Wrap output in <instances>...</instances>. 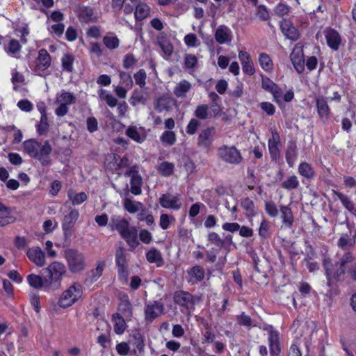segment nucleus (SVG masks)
<instances>
[{
	"label": "nucleus",
	"mask_w": 356,
	"mask_h": 356,
	"mask_svg": "<svg viewBox=\"0 0 356 356\" xmlns=\"http://www.w3.org/2000/svg\"><path fill=\"white\" fill-rule=\"evenodd\" d=\"M20 49L21 45L19 41L15 39L10 40L8 44V47H6L7 52L11 54H15L19 52Z\"/></svg>",
	"instance_id": "61"
},
{
	"label": "nucleus",
	"mask_w": 356,
	"mask_h": 356,
	"mask_svg": "<svg viewBox=\"0 0 356 356\" xmlns=\"http://www.w3.org/2000/svg\"><path fill=\"white\" fill-rule=\"evenodd\" d=\"M158 44L166 56L172 55L173 52V46L168 40L164 38H160L158 40Z\"/></svg>",
	"instance_id": "53"
},
{
	"label": "nucleus",
	"mask_w": 356,
	"mask_h": 356,
	"mask_svg": "<svg viewBox=\"0 0 356 356\" xmlns=\"http://www.w3.org/2000/svg\"><path fill=\"white\" fill-rule=\"evenodd\" d=\"M215 134V129L209 127L203 129L197 138V145L201 147L207 148L213 142V137Z\"/></svg>",
	"instance_id": "23"
},
{
	"label": "nucleus",
	"mask_w": 356,
	"mask_h": 356,
	"mask_svg": "<svg viewBox=\"0 0 356 356\" xmlns=\"http://www.w3.org/2000/svg\"><path fill=\"white\" fill-rule=\"evenodd\" d=\"M214 36L217 42L220 44L229 43L232 40V32L227 26L220 25L217 28Z\"/></svg>",
	"instance_id": "24"
},
{
	"label": "nucleus",
	"mask_w": 356,
	"mask_h": 356,
	"mask_svg": "<svg viewBox=\"0 0 356 356\" xmlns=\"http://www.w3.org/2000/svg\"><path fill=\"white\" fill-rule=\"evenodd\" d=\"M236 321L240 326L250 327L251 326H256L251 317L246 314L245 312H241L240 314L236 316Z\"/></svg>",
	"instance_id": "43"
},
{
	"label": "nucleus",
	"mask_w": 356,
	"mask_h": 356,
	"mask_svg": "<svg viewBox=\"0 0 356 356\" xmlns=\"http://www.w3.org/2000/svg\"><path fill=\"white\" fill-rule=\"evenodd\" d=\"M51 62V58L48 51L45 49H41L35 60L34 70L37 72H44L49 67Z\"/></svg>",
	"instance_id": "14"
},
{
	"label": "nucleus",
	"mask_w": 356,
	"mask_h": 356,
	"mask_svg": "<svg viewBox=\"0 0 356 356\" xmlns=\"http://www.w3.org/2000/svg\"><path fill=\"white\" fill-rule=\"evenodd\" d=\"M265 210L270 217H276L278 214L277 207L273 202L265 203Z\"/></svg>",
	"instance_id": "64"
},
{
	"label": "nucleus",
	"mask_w": 356,
	"mask_h": 356,
	"mask_svg": "<svg viewBox=\"0 0 356 356\" xmlns=\"http://www.w3.org/2000/svg\"><path fill=\"white\" fill-rule=\"evenodd\" d=\"M208 240L219 248L223 247L225 242L220 236L216 232H211L208 235Z\"/></svg>",
	"instance_id": "60"
},
{
	"label": "nucleus",
	"mask_w": 356,
	"mask_h": 356,
	"mask_svg": "<svg viewBox=\"0 0 356 356\" xmlns=\"http://www.w3.org/2000/svg\"><path fill=\"white\" fill-rule=\"evenodd\" d=\"M112 320L114 322V331L117 334H122L127 328L124 317L120 314H113Z\"/></svg>",
	"instance_id": "35"
},
{
	"label": "nucleus",
	"mask_w": 356,
	"mask_h": 356,
	"mask_svg": "<svg viewBox=\"0 0 356 356\" xmlns=\"http://www.w3.org/2000/svg\"><path fill=\"white\" fill-rule=\"evenodd\" d=\"M159 203L163 208L175 211L181 207V202L179 197L171 193L163 194L159 198Z\"/></svg>",
	"instance_id": "12"
},
{
	"label": "nucleus",
	"mask_w": 356,
	"mask_h": 356,
	"mask_svg": "<svg viewBox=\"0 0 356 356\" xmlns=\"http://www.w3.org/2000/svg\"><path fill=\"white\" fill-rule=\"evenodd\" d=\"M174 168L175 165L172 163L164 161L158 167V171L161 175L168 177L173 173Z\"/></svg>",
	"instance_id": "48"
},
{
	"label": "nucleus",
	"mask_w": 356,
	"mask_h": 356,
	"mask_svg": "<svg viewBox=\"0 0 356 356\" xmlns=\"http://www.w3.org/2000/svg\"><path fill=\"white\" fill-rule=\"evenodd\" d=\"M316 108L318 117L323 123L327 122L330 118V109L324 97H318L316 100Z\"/></svg>",
	"instance_id": "21"
},
{
	"label": "nucleus",
	"mask_w": 356,
	"mask_h": 356,
	"mask_svg": "<svg viewBox=\"0 0 356 356\" xmlns=\"http://www.w3.org/2000/svg\"><path fill=\"white\" fill-rule=\"evenodd\" d=\"M76 102V97L71 92L62 91L60 94H57L56 103L65 105H70Z\"/></svg>",
	"instance_id": "38"
},
{
	"label": "nucleus",
	"mask_w": 356,
	"mask_h": 356,
	"mask_svg": "<svg viewBox=\"0 0 356 356\" xmlns=\"http://www.w3.org/2000/svg\"><path fill=\"white\" fill-rule=\"evenodd\" d=\"M299 174L307 179H312L314 177V170L312 166L307 163L302 162L298 166Z\"/></svg>",
	"instance_id": "41"
},
{
	"label": "nucleus",
	"mask_w": 356,
	"mask_h": 356,
	"mask_svg": "<svg viewBox=\"0 0 356 356\" xmlns=\"http://www.w3.org/2000/svg\"><path fill=\"white\" fill-rule=\"evenodd\" d=\"M149 14V7L145 3H138L136 7L134 15L136 20H142Z\"/></svg>",
	"instance_id": "40"
},
{
	"label": "nucleus",
	"mask_w": 356,
	"mask_h": 356,
	"mask_svg": "<svg viewBox=\"0 0 356 356\" xmlns=\"http://www.w3.org/2000/svg\"><path fill=\"white\" fill-rule=\"evenodd\" d=\"M191 88L192 84L189 81L181 80L174 88L173 93L177 98H185Z\"/></svg>",
	"instance_id": "32"
},
{
	"label": "nucleus",
	"mask_w": 356,
	"mask_h": 356,
	"mask_svg": "<svg viewBox=\"0 0 356 356\" xmlns=\"http://www.w3.org/2000/svg\"><path fill=\"white\" fill-rule=\"evenodd\" d=\"M327 45L333 50H338L341 43L339 33L334 29H329L325 31Z\"/></svg>",
	"instance_id": "25"
},
{
	"label": "nucleus",
	"mask_w": 356,
	"mask_h": 356,
	"mask_svg": "<svg viewBox=\"0 0 356 356\" xmlns=\"http://www.w3.org/2000/svg\"><path fill=\"white\" fill-rule=\"evenodd\" d=\"M78 18L81 23L84 24L96 22L98 19L93 8L89 6L80 8Z\"/></svg>",
	"instance_id": "26"
},
{
	"label": "nucleus",
	"mask_w": 356,
	"mask_h": 356,
	"mask_svg": "<svg viewBox=\"0 0 356 356\" xmlns=\"http://www.w3.org/2000/svg\"><path fill=\"white\" fill-rule=\"evenodd\" d=\"M24 147L30 156L39 160L42 165H48L51 163L49 156L52 148L48 140L42 144L34 139L27 140L24 143Z\"/></svg>",
	"instance_id": "2"
},
{
	"label": "nucleus",
	"mask_w": 356,
	"mask_h": 356,
	"mask_svg": "<svg viewBox=\"0 0 356 356\" xmlns=\"http://www.w3.org/2000/svg\"><path fill=\"white\" fill-rule=\"evenodd\" d=\"M218 156L225 163L237 165L243 162L241 151L234 145H222L218 148Z\"/></svg>",
	"instance_id": "6"
},
{
	"label": "nucleus",
	"mask_w": 356,
	"mask_h": 356,
	"mask_svg": "<svg viewBox=\"0 0 356 356\" xmlns=\"http://www.w3.org/2000/svg\"><path fill=\"white\" fill-rule=\"evenodd\" d=\"M280 212L283 224L286 227H290L293 222V216L291 209L287 206H281Z\"/></svg>",
	"instance_id": "39"
},
{
	"label": "nucleus",
	"mask_w": 356,
	"mask_h": 356,
	"mask_svg": "<svg viewBox=\"0 0 356 356\" xmlns=\"http://www.w3.org/2000/svg\"><path fill=\"white\" fill-rule=\"evenodd\" d=\"M106 263L104 261H99L97 267L88 272L86 281L90 283L96 282L102 275Z\"/></svg>",
	"instance_id": "31"
},
{
	"label": "nucleus",
	"mask_w": 356,
	"mask_h": 356,
	"mask_svg": "<svg viewBox=\"0 0 356 356\" xmlns=\"http://www.w3.org/2000/svg\"><path fill=\"white\" fill-rule=\"evenodd\" d=\"M120 302L118 306V310L121 312V315L127 319H130L132 316V306L129 300L127 294H122L120 298Z\"/></svg>",
	"instance_id": "27"
},
{
	"label": "nucleus",
	"mask_w": 356,
	"mask_h": 356,
	"mask_svg": "<svg viewBox=\"0 0 356 356\" xmlns=\"http://www.w3.org/2000/svg\"><path fill=\"white\" fill-rule=\"evenodd\" d=\"M28 258L37 266L42 267L45 265L44 252L39 247H32L27 250Z\"/></svg>",
	"instance_id": "19"
},
{
	"label": "nucleus",
	"mask_w": 356,
	"mask_h": 356,
	"mask_svg": "<svg viewBox=\"0 0 356 356\" xmlns=\"http://www.w3.org/2000/svg\"><path fill=\"white\" fill-rule=\"evenodd\" d=\"M82 293V286L75 282L62 293L58 305L62 308L69 307L78 301Z\"/></svg>",
	"instance_id": "5"
},
{
	"label": "nucleus",
	"mask_w": 356,
	"mask_h": 356,
	"mask_svg": "<svg viewBox=\"0 0 356 356\" xmlns=\"http://www.w3.org/2000/svg\"><path fill=\"white\" fill-rule=\"evenodd\" d=\"M68 197L72 201L73 205H79L87 200V195L84 192H81L76 194L69 191Z\"/></svg>",
	"instance_id": "51"
},
{
	"label": "nucleus",
	"mask_w": 356,
	"mask_h": 356,
	"mask_svg": "<svg viewBox=\"0 0 356 356\" xmlns=\"http://www.w3.org/2000/svg\"><path fill=\"white\" fill-rule=\"evenodd\" d=\"M200 127V121L196 118H192L186 127V132L189 135H193Z\"/></svg>",
	"instance_id": "59"
},
{
	"label": "nucleus",
	"mask_w": 356,
	"mask_h": 356,
	"mask_svg": "<svg viewBox=\"0 0 356 356\" xmlns=\"http://www.w3.org/2000/svg\"><path fill=\"white\" fill-rule=\"evenodd\" d=\"M280 29L287 38L293 41H296L299 38V33L297 29L289 20L284 19L281 21Z\"/></svg>",
	"instance_id": "22"
},
{
	"label": "nucleus",
	"mask_w": 356,
	"mask_h": 356,
	"mask_svg": "<svg viewBox=\"0 0 356 356\" xmlns=\"http://www.w3.org/2000/svg\"><path fill=\"white\" fill-rule=\"evenodd\" d=\"M154 108L159 113L168 109V101L164 97H159L154 104Z\"/></svg>",
	"instance_id": "62"
},
{
	"label": "nucleus",
	"mask_w": 356,
	"mask_h": 356,
	"mask_svg": "<svg viewBox=\"0 0 356 356\" xmlns=\"http://www.w3.org/2000/svg\"><path fill=\"white\" fill-rule=\"evenodd\" d=\"M175 302L186 307L187 309H194L193 296L186 291H177L174 296Z\"/></svg>",
	"instance_id": "17"
},
{
	"label": "nucleus",
	"mask_w": 356,
	"mask_h": 356,
	"mask_svg": "<svg viewBox=\"0 0 356 356\" xmlns=\"http://www.w3.org/2000/svg\"><path fill=\"white\" fill-rule=\"evenodd\" d=\"M261 87L264 90L270 92L276 102H280L282 96L281 88L266 76H261Z\"/></svg>",
	"instance_id": "16"
},
{
	"label": "nucleus",
	"mask_w": 356,
	"mask_h": 356,
	"mask_svg": "<svg viewBox=\"0 0 356 356\" xmlns=\"http://www.w3.org/2000/svg\"><path fill=\"white\" fill-rule=\"evenodd\" d=\"M300 185L298 179L296 175L289 177L281 184V186L288 191L296 189Z\"/></svg>",
	"instance_id": "45"
},
{
	"label": "nucleus",
	"mask_w": 356,
	"mask_h": 356,
	"mask_svg": "<svg viewBox=\"0 0 356 356\" xmlns=\"http://www.w3.org/2000/svg\"><path fill=\"white\" fill-rule=\"evenodd\" d=\"M74 60V58L72 55L65 54L61 59L63 70L69 72H72Z\"/></svg>",
	"instance_id": "56"
},
{
	"label": "nucleus",
	"mask_w": 356,
	"mask_h": 356,
	"mask_svg": "<svg viewBox=\"0 0 356 356\" xmlns=\"http://www.w3.org/2000/svg\"><path fill=\"white\" fill-rule=\"evenodd\" d=\"M125 134L129 138L138 143H143L146 138V135L140 133L135 126H129L126 129Z\"/></svg>",
	"instance_id": "36"
},
{
	"label": "nucleus",
	"mask_w": 356,
	"mask_h": 356,
	"mask_svg": "<svg viewBox=\"0 0 356 356\" xmlns=\"http://www.w3.org/2000/svg\"><path fill=\"white\" fill-rule=\"evenodd\" d=\"M141 207L143 204L139 202H134L129 198H125L124 200V207L129 213L137 212Z\"/></svg>",
	"instance_id": "50"
},
{
	"label": "nucleus",
	"mask_w": 356,
	"mask_h": 356,
	"mask_svg": "<svg viewBox=\"0 0 356 356\" xmlns=\"http://www.w3.org/2000/svg\"><path fill=\"white\" fill-rule=\"evenodd\" d=\"M64 256L71 273H80L86 268V257L83 252L76 249L68 248L65 250Z\"/></svg>",
	"instance_id": "4"
},
{
	"label": "nucleus",
	"mask_w": 356,
	"mask_h": 356,
	"mask_svg": "<svg viewBox=\"0 0 356 356\" xmlns=\"http://www.w3.org/2000/svg\"><path fill=\"white\" fill-rule=\"evenodd\" d=\"M108 227L112 230H117L120 236H122L131 227L129 226V222L128 220L121 216L118 215L111 216L108 223Z\"/></svg>",
	"instance_id": "13"
},
{
	"label": "nucleus",
	"mask_w": 356,
	"mask_h": 356,
	"mask_svg": "<svg viewBox=\"0 0 356 356\" xmlns=\"http://www.w3.org/2000/svg\"><path fill=\"white\" fill-rule=\"evenodd\" d=\"M257 16L262 21H266L270 18L267 8L264 5H260L257 7Z\"/></svg>",
	"instance_id": "63"
},
{
	"label": "nucleus",
	"mask_w": 356,
	"mask_h": 356,
	"mask_svg": "<svg viewBox=\"0 0 356 356\" xmlns=\"http://www.w3.org/2000/svg\"><path fill=\"white\" fill-rule=\"evenodd\" d=\"M221 111L220 106L217 103L207 104H200L196 107L194 115L197 120H207L214 118Z\"/></svg>",
	"instance_id": "9"
},
{
	"label": "nucleus",
	"mask_w": 356,
	"mask_h": 356,
	"mask_svg": "<svg viewBox=\"0 0 356 356\" xmlns=\"http://www.w3.org/2000/svg\"><path fill=\"white\" fill-rule=\"evenodd\" d=\"M136 83L140 86V88H143L145 87L146 84V78L147 74L145 71L143 69L139 70L134 75Z\"/></svg>",
	"instance_id": "57"
},
{
	"label": "nucleus",
	"mask_w": 356,
	"mask_h": 356,
	"mask_svg": "<svg viewBox=\"0 0 356 356\" xmlns=\"http://www.w3.org/2000/svg\"><path fill=\"white\" fill-rule=\"evenodd\" d=\"M99 98L101 101H104L107 105L111 108L118 104V99L110 92L104 89H99L97 92Z\"/></svg>",
	"instance_id": "37"
},
{
	"label": "nucleus",
	"mask_w": 356,
	"mask_h": 356,
	"mask_svg": "<svg viewBox=\"0 0 356 356\" xmlns=\"http://www.w3.org/2000/svg\"><path fill=\"white\" fill-rule=\"evenodd\" d=\"M286 160L290 167H293L298 156V147L293 140L289 142L285 153Z\"/></svg>",
	"instance_id": "30"
},
{
	"label": "nucleus",
	"mask_w": 356,
	"mask_h": 356,
	"mask_svg": "<svg viewBox=\"0 0 356 356\" xmlns=\"http://www.w3.org/2000/svg\"><path fill=\"white\" fill-rule=\"evenodd\" d=\"M146 258L149 263L156 264L157 267H161L164 264L161 252L156 248H151L147 252Z\"/></svg>",
	"instance_id": "33"
},
{
	"label": "nucleus",
	"mask_w": 356,
	"mask_h": 356,
	"mask_svg": "<svg viewBox=\"0 0 356 356\" xmlns=\"http://www.w3.org/2000/svg\"><path fill=\"white\" fill-rule=\"evenodd\" d=\"M290 58L296 71L298 73H302L305 70V60L302 49L296 46L290 55Z\"/></svg>",
	"instance_id": "18"
},
{
	"label": "nucleus",
	"mask_w": 356,
	"mask_h": 356,
	"mask_svg": "<svg viewBox=\"0 0 356 356\" xmlns=\"http://www.w3.org/2000/svg\"><path fill=\"white\" fill-rule=\"evenodd\" d=\"M142 184H143V179H142L141 176H134V177H131V180H130V191H131V193L135 195L141 194Z\"/></svg>",
	"instance_id": "42"
},
{
	"label": "nucleus",
	"mask_w": 356,
	"mask_h": 356,
	"mask_svg": "<svg viewBox=\"0 0 356 356\" xmlns=\"http://www.w3.org/2000/svg\"><path fill=\"white\" fill-rule=\"evenodd\" d=\"M271 134L272 136L268 141V146L271 159L276 161L280 156V136L275 129L272 130Z\"/></svg>",
	"instance_id": "15"
},
{
	"label": "nucleus",
	"mask_w": 356,
	"mask_h": 356,
	"mask_svg": "<svg viewBox=\"0 0 356 356\" xmlns=\"http://www.w3.org/2000/svg\"><path fill=\"white\" fill-rule=\"evenodd\" d=\"M115 262L118 267L119 279L124 283H127L128 282L129 271L127 253L124 248L119 247L116 250Z\"/></svg>",
	"instance_id": "7"
},
{
	"label": "nucleus",
	"mask_w": 356,
	"mask_h": 356,
	"mask_svg": "<svg viewBox=\"0 0 356 356\" xmlns=\"http://www.w3.org/2000/svg\"><path fill=\"white\" fill-rule=\"evenodd\" d=\"M176 134L172 131H165L160 137L161 141L169 146L173 145L176 142Z\"/></svg>",
	"instance_id": "49"
},
{
	"label": "nucleus",
	"mask_w": 356,
	"mask_h": 356,
	"mask_svg": "<svg viewBox=\"0 0 356 356\" xmlns=\"http://www.w3.org/2000/svg\"><path fill=\"white\" fill-rule=\"evenodd\" d=\"M333 193L340 200L343 206L353 215L356 216V207L353 202L341 192L333 191Z\"/></svg>",
	"instance_id": "34"
},
{
	"label": "nucleus",
	"mask_w": 356,
	"mask_h": 356,
	"mask_svg": "<svg viewBox=\"0 0 356 356\" xmlns=\"http://www.w3.org/2000/svg\"><path fill=\"white\" fill-rule=\"evenodd\" d=\"M259 61L261 67L266 72H271L273 69V63L270 57L266 53L259 54Z\"/></svg>",
	"instance_id": "44"
},
{
	"label": "nucleus",
	"mask_w": 356,
	"mask_h": 356,
	"mask_svg": "<svg viewBox=\"0 0 356 356\" xmlns=\"http://www.w3.org/2000/svg\"><path fill=\"white\" fill-rule=\"evenodd\" d=\"M241 207L244 210H245V215L248 217H251L254 216V204L252 200L247 197L242 200L241 203Z\"/></svg>",
	"instance_id": "47"
},
{
	"label": "nucleus",
	"mask_w": 356,
	"mask_h": 356,
	"mask_svg": "<svg viewBox=\"0 0 356 356\" xmlns=\"http://www.w3.org/2000/svg\"><path fill=\"white\" fill-rule=\"evenodd\" d=\"M197 58L191 54H187L184 56V65L186 69L195 70L197 66Z\"/></svg>",
	"instance_id": "54"
},
{
	"label": "nucleus",
	"mask_w": 356,
	"mask_h": 356,
	"mask_svg": "<svg viewBox=\"0 0 356 356\" xmlns=\"http://www.w3.org/2000/svg\"><path fill=\"white\" fill-rule=\"evenodd\" d=\"M103 42L108 49L113 50L119 47L120 40L116 36H104Z\"/></svg>",
	"instance_id": "52"
},
{
	"label": "nucleus",
	"mask_w": 356,
	"mask_h": 356,
	"mask_svg": "<svg viewBox=\"0 0 356 356\" xmlns=\"http://www.w3.org/2000/svg\"><path fill=\"white\" fill-rule=\"evenodd\" d=\"M191 277L195 278L197 281H202L204 278V270L200 266H195L188 271Z\"/></svg>",
	"instance_id": "55"
},
{
	"label": "nucleus",
	"mask_w": 356,
	"mask_h": 356,
	"mask_svg": "<svg viewBox=\"0 0 356 356\" xmlns=\"http://www.w3.org/2000/svg\"><path fill=\"white\" fill-rule=\"evenodd\" d=\"M163 312V305L158 301L148 303L145 308V318L152 322Z\"/></svg>",
	"instance_id": "11"
},
{
	"label": "nucleus",
	"mask_w": 356,
	"mask_h": 356,
	"mask_svg": "<svg viewBox=\"0 0 356 356\" xmlns=\"http://www.w3.org/2000/svg\"><path fill=\"white\" fill-rule=\"evenodd\" d=\"M27 282L29 284L36 289H49V284L46 283L44 275L40 276L34 273H31L27 276Z\"/></svg>",
	"instance_id": "28"
},
{
	"label": "nucleus",
	"mask_w": 356,
	"mask_h": 356,
	"mask_svg": "<svg viewBox=\"0 0 356 356\" xmlns=\"http://www.w3.org/2000/svg\"><path fill=\"white\" fill-rule=\"evenodd\" d=\"M147 101V98L145 97V95L141 92L138 91H135L132 96L131 97V104L133 106H136L140 103L145 104Z\"/></svg>",
	"instance_id": "58"
},
{
	"label": "nucleus",
	"mask_w": 356,
	"mask_h": 356,
	"mask_svg": "<svg viewBox=\"0 0 356 356\" xmlns=\"http://www.w3.org/2000/svg\"><path fill=\"white\" fill-rule=\"evenodd\" d=\"M346 227V231L341 234L337 241V246L343 250L353 248L356 243V230L348 223Z\"/></svg>",
	"instance_id": "8"
},
{
	"label": "nucleus",
	"mask_w": 356,
	"mask_h": 356,
	"mask_svg": "<svg viewBox=\"0 0 356 356\" xmlns=\"http://www.w3.org/2000/svg\"><path fill=\"white\" fill-rule=\"evenodd\" d=\"M79 213L78 210L72 209L69 213L65 215L62 222V228L65 240H69L72 234V229L74 227L78 218Z\"/></svg>",
	"instance_id": "10"
},
{
	"label": "nucleus",
	"mask_w": 356,
	"mask_h": 356,
	"mask_svg": "<svg viewBox=\"0 0 356 356\" xmlns=\"http://www.w3.org/2000/svg\"><path fill=\"white\" fill-rule=\"evenodd\" d=\"M42 271L46 283L49 284V289L56 290L60 287L61 281L66 273V267L60 262L54 261Z\"/></svg>",
	"instance_id": "3"
},
{
	"label": "nucleus",
	"mask_w": 356,
	"mask_h": 356,
	"mask_svg": "<svg viewBox=\"0 0 356 356\" xmlns=\"http://www.w3.org/2000/svg\"><path fill=\"white\" fill-rule=\"evenodd\" d=\"M355 258L352 253L346 252L340 258L338 264L339 270L334 274L330 271L332 267V261L330 258L324 257L323 259V265L325 271L326 277L327 280V284L331 286L334 282L341 281L344 279L346 266L354 261Z\"/></svg>",
	"instance_id": "1"
},
{
	"label": "nucleus",
	"mask_w": 356,
	"mask_h": 356,
	"mask_svg": "<svg viewBox=\"0 0 356 356\" xmlns=\"http://www.w3.org/2000/svg\"><path fill=\"white\" fill-rule=\"evenodd\" d=\"M42 115L40 123L37 125V131L40 135L45 134L49 129L48 118L44 111H40Z\"/></svg>",
	"instance_id": "46"
},
{
	"label": "nucleus",
	"mask_w": 356,
	"mask_h": 356,
	"mask_svg": "<svg viewBox=\"0 0 356 356\" xmlns=\"http://www.w3.org/2000/svg\"><path fill=\"white\" fill-rule=\"evenodd\" d=\"M265 330L268 332V343L272 355H277L280 353V342H279V334L275 331L272 326L264 328Z\"/></svg>",
	"instance_id": "20"
},
{
	"label": "nucleus",
	"mask_w": 356,
	"mask_h": 356,
	"mask_svg": "<svg viewBox=\"0 0 356 356\" xmlns=\"http://www.w3.org/2000/svg\"><path fill=\"white\" fill-rule=\"evenodd\" d=\"M121 236L132 249H135L138 246V230L135 227H131Z\"/></svg>",
	"instance_id": "29"
}]
</instances>
